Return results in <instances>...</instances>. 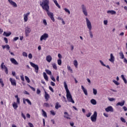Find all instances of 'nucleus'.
I'll return each mask as SVG.
<instances>
[{
  "label": "nucleus",
  "mask_w": 127,
  "mask_h": 127,
  "mask_svg": "<svg viewBox=\"0 0 127 127\" xmlns=\"http://www.w3.org/2000/svg\"><path fill=\"white\" fill-rule=\"evenodd\" d=\"M93 93L94 95H97V93H98L97 89L93 88Z\"/></svg>",
  "instance_id": "obj_37"
},
{
  "label": "nucleus",
  "mask_w": 127,
  "mask_h": 127,
  "mask_svg": "<svg viewBox=\"0 0 127 127\" xmlns=\"http://www.w3.org/2000/svg\"><path fill=\"white\" fill-rule=\"evenodd\" d=\"M90 103H91L92 105H97V101L94 99L91 100Z\"/></svg>",
  "instance_id": "obj_27"
},
{
  "label": "nucleus",
  "mask_w": 127,
  "mask_h": 127,
  "mask_svg": "<svg viewBox=\"0 0 127 127\" xmlns=\"http://www.w3.org/2000/svg\"><path fill=\"white\" fill-rule=\"evenodd\" d=\"M81 9L82 10V12L85 16H88V12L87 11V8H86V6L84 4H81Z\"/></svg>",
  "instance_id": "obj_6"
},
{
  "label": "nucleus",
  "mask_w": 127,
  "mask_h": 127,
  "mask_svg": "<svg viewBox=\"0 0 127 127\" xmlns=\"http://www.w3.org/2000/svg\"><path fill=\"white\" fill-rule=\"evenodd\" d=\"M119 55H120L121 59H124L125 58V55H124V53H123V52L121 51L119 53Z\"/></svg>",
  "instance_id": "obj_25"
},
{
  "label": "nucleus",
  "mask_w": 127,
  "mask_h": 127,
  "mask_svg": "<svg viewBox=\"0 0 127 127\" xmlns=\"http://www.w3.org/2000/svg\"><path fill=\"white\" fill-rule=\"evenodd\" d=\"M81 89L83 93H84V94L87 96L88 95V91H87V89H85V87H84L83 85L81 86Z\"/></svg>",
  "instance_id": "obj_20"
},
{
  "label": "nucleus",
  "mask_w": 127,
  "mask_h": 127,
  "mask_svg": "<svg viewBox=\"0 0 127 127\" xmlns=\"http://www.w3.org/2000/svg\"><path fill=\"white\" fill-rule=\"evenodd\" d=\"M43 76L46 81H48V76H47V74L46 72H43Z\"/></svg>",
  "instance_id": "obj_24"
},
{
  "label": "nucleus",
  "mask_w": 127,
  "mask_h": 127,
  "mask_svg": "<svg viewBox=\"0 0 127 127\" xmlns=\"http://www.w3.org/2000/svg\"><path fill=\"white\" fill-rule=\"evenodd\" d=\"M54 3L56 4V6L58 7L59 8H61V6H60V5L58 3V2H57V0H53Z\"/></svg>",
  "instance_id": "obj_22"
},
{
  "label": "nucleus",
  "mask_w": 127,
  "mask_h": 127,
  "mask_svg": "<svg viewBox=\"0 0 127 127\" xmlns=\"http://www.w3.org/2000/svg\"><path fill=\"white\" fill-rule=\"evenodd\" d=\"M42 116L43 117H44L45 118H47V114L46 113V112L43 110V109L42 110Z\"/></svg>",
  "instance_id": "obj_28"
},
{
  "label": "nucleus",
  "mask_w": 127,
  "mask_h": 127,
  "mask_svg": "<svg viewBox=\"0 0 127 127\" xmlns=\"http://www.w3.org/2000/svg\"><path fill=\"white\" fill-rule=\"evenodd\" d=\"M67 69L70 71L71 73L73 72V70H72V68H71V67L70 66H67Z\"/></svg>",
  "instance_id": "obj_51"
},
{
  "label": "nucleus",
  "mask_w": 127,
  "mask_h": 127,
  "mask_svg": "<svg viewBox=\"0 0 127 127\" xmlns=\"http://www.w3.org/2000/svg\"><path fill=\"white\" fill-rule=\"evenodd\" d=\"M73 64L76 68H78V62L77 60H74L73 62Z\"/></svg>",
  "instance_id": "obj_31"
},
{
  "label": "nucleus",
  "mask_w": 127,
  "mask_h": 127,
  "mask_svg": "<svg viewBox=\"0 0 127 127\" xmlns=\"http://www.w3.org/2000/svg\"><path fill=\"white\" fill-rule=\"evenodd\" d=\"M40 93H41V91H40V90L38 89L37 90V95H39V94H40Z\"/></svg>",
  "instance_id": "obj_59"
},
{
  "label": "nucleus",
  "mask_w": 127,
  "mask_h": 127,
  "mask_svg": "<svg viewBox=\"0 0 127 127\" xmlns=\"http://www.w3.org/2000/svg\"><path fill=\"white\" fill-rule=\"evenodd\" d=\"M64 89H65L66 92V99L68 102L70 103H72V104H75V101L73 100V98L72 97V95L70 93V91L68 89V86L67 85V83L66 81L64 82Z\"/></svg>",
  "instance_id": "obj_2"
},
{
  "label": "nucleus",
  "mask_w": 127,
  "mask_h": 127,
  "mask_svg": "<svg viewBox=\"0 0 127 127\" xmlns=\"http://www.w3.org/2000/svg\"><path fill=\"white\" fill-rule=\"evenodd\" d=\"M58 64L60 66H61V64H62V61H61V59L58 60Z\"/></svg>",
  "instance_id": "obj_35"
},
{
  "label": "nucleus",
  "mask_w": 127,
  "mask_h": 127,
  "mask_svg": "<svg viewBox=\"0 0 127 127\" xmlns=\"http://www.w3.org/2000/svg\"><path fill=\"white\" fill-rule=\"evenodd\" d=\"M26 117H27L28 119H30V115H29V114H27V115H26Z\"/></svg>",
  "instance_id": "obj_64"
},
{
  "label": "nucleus",
  "mask_w": 127,
  "mask_h": 127,
  "mask_svg": "<svg viewBox=\"0 0 127 127\" xmlns=\"http://www.w3.org/2000/svg\"><path fill=\"white\" fill-rule=\"evenodd\" d=\"M51 79L54 82H56V79H55V78H54V76H53V75L51 76Z\"/></svg>",
  "instance_id": "obj_44"
},
{
  "label": "nucleus",
  "mask_w": 127,
  "mask_h": 127,
  "mask_svg": "<svg viewBox=\"0 0 127 127\" xmlns=\"http://www.w3.org/2000/svg\"><path fill=\"white\" fill-rule=\"evenodd\" d=\"M117 107L120 106L121 107H123V106H125V100L122 101L121 102H118L116 104Z\"/></svg>",
  "instance_id": "obj_19"
},
{
  "label": "nucleus",
  "mask_w": 127,
  "mask_h": 127,
  "mask_svg": "<svg viewBox=\"0 0 127 127\" xmlns=\"http://www.w3.org/2000/svg\"><path fill=\"white\" fill-rule=\"evenodd\" d=\"M0 84H1L2 87L4 86V84L3 83V81H2V79L1 78H0Z\"/></svg>",
  "instance_id": "obj_40"
},
{
  "label": "nucleus",
  "mask_w": 127,
  "mask_h": 127,
  "mask_svg": "<svg viewBox=\"0 0 127 127\" xmlns=\"http://www.w3.org/2000/svg\"><path fill=\"white\" fill-rule=\"evenodd\" d=\"M64 9L65 11V12H67L68 14H70V10H69L68 9H67V8H64Z\"/></svg>",
  "instance_id": "obj_41"
},
{
  "label": "nucleus",
  "mask_w": 127,
  "mask_h": 127,
  "mask_svg": "<svg viewBox=\"0 0 127 127\" xmlns=\"http://www.w3.org/2000/svg\"><path fill=\"white\" fill-rule=\"evenodd\" d=\"M109 101L110 102H113V101H115L116 100L114 98H108Z\"/></svg>",
  "instance_id": "obj_46"
},
{
  "label": "nucleus",
  "mask_w": 127,
  "mask_h": 127,
  "mask_svg": "<svg viewBox=\"0 0 127 127\" xmlns=\"http://www.w3.org/2000/svg\"><path fill=\"white\" fill-rule=\"evenodd\" d=\"M20 103V98H17L16 99V104H18V105H19Z\"/></svg>",
  "instance_id": "obj_43"
},
{
  "label": "nucleus",
  "mask_w": 127,
  "mask_h": 127,
  "mask_svg": "<svg viewBox=\"0 0 127 127\" xmlns=\"http://www.w3.org/2000/svg\"><path fill=\"white\" fill-rule=\"evenodd\" d=\"M49 90H50V91H51V92H52V93H54V90L53 89V88H52V87L49 86Z\"/></svg>",
  "instance_id": "obj_47"
},
{
  "label": "nucleus",
  "mask_w": 127,
  "mask_h": 127,
  "mask_svg": "<svg viewBox=\"0 0 127 127\" xmlns=\"http://www.w3.org/2000/svg\"><path fill=\"white\" fill-rule=\"evenodd\" d=\"M5 48H6V49H7V50H9V49L10 48V47H9V46L8 45H5Z\"/></svg>",
  "instance_id": "obj_52"
},
{
  "label": "nucleus",
  "mask_w": 127,
  "mask_h": 127,
  "mask_svg": "<svg viewBox=\"0 0 127 127\" xmlns=\"http://www.w3.org/2000/svg\"><path fill=\"white\" fill-rule=\"evenodd\" d=\"M29 86L30 87V89L32 90V91H34V92H35V88H34V87L31 86L30 85H29Z\"/></svg>",
  "instance_id": "obj_54"
},
{
  "label": "nucleus",
  "mask_w": 127,
  "mask_h": 127,
  "mask_svg": "<svg viewBox=\"0 0 127 127\" xmlns=\"http://www.w3.org/2000/svg\"><path fill=\"white\" fill-rule=\"evenodd\" d=\"M123 110H124V111H125V112H127V107L124 106V107H123Z\"/></svg>",
  "instance_id": "obj_60"
},
{
  "label": "nucleus",
  "mask_w": 127,
  "mask_h": 127,
  "mask_svg": "<svg viewBox=\"0 0 127 127\" xmlns=\"http://www.w3.org/2000/svg\"><path fill=\"white\" fill-rule=\"evenodd\" d=\"M109 60L110 62H112V63H114V62H115V57L113 54H110V59Z\"/></svg>",
  "instance_id": "obj_14"
},
{
  "label": "nucleus",
  "mask_w": 127,
  "mask_h": 127,
  "mask_svg": "<svg viewBox=\"0 0 127 127\" xmlns=\"http://www.w3.org/2000/svg\"><path fill=\"white\" fill-rule=\"evenodd\" d=\"M40 5L42 6L43 9L47 11L48 16H49L51 20L54 22L55 21L54 14H53V12L49 11V0H45L42 2L40 1Z\"/></svg>",
  "instance_id": "obj_1"
},
{
  "label": "nucleus",
  "mask_w": 127,
  "mask_h": 127,
  "mask_svg": "<svg viewBox=\"0 0 127 127\" xmlns=\"http://www.w3.org/2000/svg\"><path fill=\"white\" fill-rule=\"evenodd\" d=\"M12 107L14 108V110H16L17 108H18V106L17 105V103L15 102H13L12 104Z\"/></svg>",
  "instance_id": "obj_23"
},
{
  "label": "nucleus",
  "mask_w": 127,
  "mask_h": 127,
  "mask_svg": "<svg viewBox=\"0 0 127 127\" xmlns=\"http://www.w3.org/2000/svg\"><path fill=\"white\" fill-rule=\"evenodd\" d=\"M45 98L46 99L47 102L50 98V95H49V94H48L46 91H45Z\"/></svg>",
  "instance_id": "obj_17"
},
{
  "label": "nucleus",
  "mask_w": 127,
  "mask_h": 127,
  "mask_svg": "<svg viewBox=\"0 0 127 127\" xmlns=\"http://www.w3.org/2000/svg\"><path fill=\"white\" fill-rule=\"evenodd\" d=\"M97 116L98 114L97 112L95 111L93 115L91 116L90 119L93 123H96L97 122Z\"/></svg>",
  "instance_id": "obj_4"
},
{
  "label": "nucleus",
  "mask_w": 127,
  "mask_h": 127,
  "mask_svg": "<svg viewBox=\"0 0 127 127\" xmlns=\"http://www.w3.org/2000/svg\"><path fill=\"white\" fill-rule=\"evenodd\" d=\"M44 107H46V108H49V107H50V106L49 105V103H44Z\"/></svg>",
  "instance_id": "obj_38"
},
{
  "label": "nucleus",
  "mask_w": 127,
  "mask_h": 127,
  "mask_svg": "<svg viewBox=\"0 0 127 127\" xmlns=\"http://www.w3.org/2000/svg\"><path fill=\"white\" fill-rule=\"evenodd\" d=\"M86 21V25L87 27V28L89 29V35L90 38H93V32H92V24L91 23V21H90V20L88 19V18H85Z\"/></svg>",
  "instance_id": "obj_3"
},
{
  "label": "nucleus",
  "mask_w": 127,
  "mask_h": 127,
  "mask_svg": "<svg viewBox=\"0 0 127 127\" xmlns=\"http://www.w3.org/2000/svg\"><path fill=\"white\" fill-rule=\"evenodd\" d=\"M10 61H11V63H12V64H14V65H18V63H17L16 60H15V59L14 58H11Z\"/></svg>",
  "instance_id": "obj_16"
},
{
  "label": "nucleus",
  "mask_w": 127,
  "mask_h": 127,
  "mask_svg": "<svg viewBox=\"0 0 127 127\" xmlns=\"http://www.w3.org/2000/svg\"><path fill=\"white\" fill-rule=\"evenodd\" d=\"M64 118H65V119H67V120H71V118L69 117H70V115L68 114L67 112H65L64 113Z\"/></svg>",
  "instance_id": "obj_18"
},
{
  "label": "nucleus",
  "mask_w": 127,
  "mask_h": 127,
  "mask_svg": "<svg viewBox=\"0 0 127 127\" xmlns=\"http://www.w3.org/2000/svg\"><path fill=\"white\" fill-rule=\"evenodd\" d=\"M59 108H61V105H59V103L57 102L55 105V109H56V110H58Z\"/></svg>",
  "instance_id": "obj_26"
},
{
  "label": "nucleus",
  "mask_w": 127,
  "mask_h": 127,
  "mask_svg": "<svg viewBox=\"0 0 127 127\" xmlns=\"http://www.w3.org/2000/svg\"><path fill=\"white\" fill-rule=\"evenodd\" d=\"M28 125H29L30 127H34L33 124H32V123H29Z\"/></svg>",
  "instance_id": "obj_61"
},
{
  "label": "nucleus",
  "mask_w": 127,
  "mask_h": 127,
  "mask_svg": "<svg viewBox=\"0 0 127 127\" xmlns=\"http://www.w3.org/2000/svg\"><path fill=\"white\" fill-rule=\"evenodd\" d=\"M26 102H27V103H28V104L30 105V106H31L32 105V104L31 103V102L28 99H26Z\"/></svg>",
  "instance_id": "obj_39"
},
{
  "label": "nucleus",
  "mask_w": 127,
  "mask_h": 127,
  "mask_svg": "<svg viewBox=\"0 0 127 127\" xmlns=\"http://www.w3.org/2000/svg\"><path fill=\"white\" fill-rule=\"evenodd\" d=\"M91 115H92L91 113H88L87 114H86L87 118H90L91 117Z\"/></svg>",
  "instance_id": "obj_49"
},
{
  "label": "nucleus",
  "mask_w": 127,
  "mask_h": 127,
  "mask_svg": "<svg viewBox=\"0 0 127 127\" xmlns=\"http://www.w3.org/2000/svg\"><path fill=\"white\" fill-rule=\"evenodd\" d=\"M46 59L47 62H48L49 63H50V62L52 61V57H51V56L50 55H49L46 57Z\"/></svg>",
  "instance_id": "obj_15"
},
{
  "label": "nucleus",
  "mask_w": 127,
  "mask_h": 127,
  "mask_svg": "<svg viewBox=\"0 0 127 127\" xmlns=\"http://www.w3.org/2000/svg\"><path fill=\"white\" fill-rule=\"evenodd\" d=\"M22 55H23V56H24V57H27V53H26L25 52H23Z\"/></svg>",
  "instance_id": "obj_48"
},
{
  "label": "nucleus",
  "mask_w": 127,
  "mask_h": 127,
  "mask_svg": "<svg viewBox=\"0 0 127 127\" xmlns=\"http://www.w3.org/2000/svg\"><path fill=\"white\" fill-rule=\"evenodd\" d=\"M30 64L33 68H34L35 71L36 73H38V70H39V67H38V65L35 64L32 62H30Z\"/></svg>",
  "instance_id": "obj_5"
},
{
  "label": "nucleus",
  "mask_w": 127,
  "mask_h": 127,
  "mask_svg": "<svg viewBox=\"0 0 127 127\" xmlns=\"http://www.w3.org/2000/svg\"><path fill=\"white\" fill-rule=\"evenodd\" d=\"M107 13H111V14H116V12L114 10H108Z\"/></svg>",
  "instance_id": "obj_30"
},
{
  "label": "nucleus",
  "mask_w": 127,
  "mask_h": 127,
  "mask_svg": "<svg viewBox=\"0 0 127 127\" xmlns=\"http://www.w3.org/2000/svg\"><path fill=\"white\" fill-rule=\"evenodd\" d=\"M124 62L125 63H126V64H127V59H126V58H124Z\"/></svg>",
  "instance_id": "obj_63"
},
{
  "label": "nucleus",
  "mask_w": 127,
  "mask_h": 127,
  "mask_svg": "<svg viewBox=\"0 0 127 127\" xmlns=\"http://www.w3.org/2000/svg\"><path fill=\"white\" fill-rule=\"evenodd\" d=\"M121 78L123 79V81H124V83H125L126 84L127 83V79H126V78L125 77V75H121Z\"/></svg>",
  "instance_id": "obj_29"
},
{
  "label": "nucleus",
  "mask_w": 127,
  "mask_h": 127,
  "mask_svg": "<svg viewBox=\"0 0 127 127\" xmlns=\"http://www.w3.org/2000/svg\"><path fill=\"white\" fill-rule=\"evenodd\" d=\"M48 38V34L47 33H44L43 35H42L40 37V41H42L43 40L46 41V40Z\"/></svg>",
  "instance_id": "obj_8"
},
{
  "label": "nucleus",
  "mask_w": 127,
  "mask_h": 127,
  "mask_svg": "<svg viewBox=\"0 0 127 127\" xmlns=\"http://www.w3.org/2000/svg\"><path fill=\"white\" fill-rule=\"evenodd\" d=\"M120 120L122 123H126V119L123 117H121Z\"/></svg>",
  "instance_id": "obj_42"
},
{
  "label": "nucleus",
  "mask_w": 127,
  "mask_h": 127,
  "mask_svg": "<svg viewBox=\"0 0 127 127\" xmlns=\"http://www.w3.org/2000/svg\"><path fill=\"white\" fill-rule=\"evenodd\" d=\"M3 35L4 36H6V37H8V36L11 35V32H9L8 33H6V32H4L3 33Z\"/></svg>",
  "instance_id": "obj_21"
},
{
  "label": "nucleus",
  "mask_w": 127,
  "mask_h": 127,
  "mask_svg": "<svg viewBox=\"0 0 127 127\" xmlns=\"http://www.w3.org/2000/svg\"><path fill=\"white\" fill-rule=\"evenodd\" d=\"M45 71L48 75H52V72L49 69H45Z\"/></svg>",
  "instance_id": "obj_32"
},
{
  "label": "nucleus",
  "mask_w": 127,
  "mask_h": 127,
  "mask_svg": "<svg viewBox=\"0 0 127 127\" xmlns=\"http://www.w3.org/2000/svg\"><path fill=\"white\" fill-rule=\"evenodd\" d=\"M8 1L11 5H12L13 7H17V4L16 3L12 1V0H8Z\"/></svg>",
  "instance_id": "obj_11"
},
{
  "label": "nucleus",
  "mask_w": 127,
  "mask_h": 127,
  "mask_svg": "<svg viewBox=\"0 0 127 127\" xmlns=\"http://www.w3.org/2000/svg\"><path fill=\"white\" fill-rule=\"evenodd\" d=\"M52 65L54 69H55V70H57V65H56V64L54 63V64H52Z\"/></svg>",
  "instance_id": "obj_33"
},
{
  "label": "nucleus",
  "mask_w": 127,
  "mask_h": 127,
  "mask_svg": "<svg viewBox=\"0 0 127 127\" xmlns=\"http://www.w3.org/2000/svg\"><path fill=\"white\" fill-rule=\"evenodd\" d=\"M4 40L6 44H7V43H8V41L7 40V38H5V37L4 38Z\"/></svg>",
  "instance_id": "obj_53"
},
{
  "label": "nucleus",
  "mask_w": 127,
  "mask_h": 127,
  "mask_svg": "<svg viewBox=\"0 0 127 127\" xmlns=\"http://www.w3.org/2000/svg\"><path fill=\"white\" fill-rule=\"evenodd\" d=\"M19 39V38L18 37H15L13 39V41H16V40H18Z\"/></svg>",
  "instance_id": "obj_55"
},
{
  "label": "nucleus",
  "mask_w": 127,
  "mask_h": 127,
  "mask_svg": "<svg viewBox=\"0 0 127 127\" xmlns=\"http://www.w3.org/2000/svg\"><path fill=\"white\" fill-rule=\"evenodd\" d=\"M9 81L12 85V86H16V81L15 79L12 78H9Z\"/></svg>",
  "instance_id": "obj_13"
},
{
  "label": "nucleus",
  "mask_w": 127,
  "mask_h": 127,
  "mask_svg": "<svg viewBox=\"0 0 127 127\" xmlns=\"http://www.w3.org/2000/svg\"><path fill=\"white\" fill-rule=\"evenodd\" d=\"M51 114L53 116H55V115H56V113H55V112H54L53 111H51Z\"/></svg>",
  "instance_id": "obj_56"
},
{
  "label": "nucleus",
  "mask_w": 127,
  "mask_h": 127,
  "mask_svg": "<svg viewBox=\"0 0 127 127\" xmlns=\"http://www.w3.org/2000/svg\"><path fill=\"white\" fill-rule=\"evenodd\" d=\"M21 117L22 118H23L24 120H26V117H25V115H24L22 113H21Z\"/></svg>",
  "instance_id": "obj_50"
},
{
  "label": "nucleus",
  "mask_w": 127,
  "mask_h": 127,
  "mask_svg": "<svg viewBox=\"0 0 127 127\" xmlns=\"http://www.w3.org/2000/svg\"><path fill=\"white\" fill-rule=\"evenodd\" d=\"M99 62L101 64L102 66H106V64H104V62L102 60H100Z\"/></svg>",
  "instance_id": "obj_45"
},
{
  "label": "nucleus",
  "mask_w": 127,
  "mask_h": 127,
  "mask_svg": "<svg viewBox=\"0 0 127 127\" xmlns=\"http://www.w3.org/2000/svg\"><path fill=\"white\" fill-rule=\"evenodd\" d=\"M29 14H30V12L24 14L23 17L24 22H27V20H28V15H29Z\"/></svg>",
  "instance_id": "obj_10"
},
{
  "label": "nucleus",
  "mask_w": 127,
  "mask_h": 127,
  "mask_svg": "<svg viewBox=\"0 0 127 127\" xmlns=\"http://www.w3.org/2000/svg\"><path fill=\"white\" fill-rule=\"evenodd\" d=\"M51 86H55V83H54L53 81H51Z\"/></svg>",
  "instance_id": "obj_62"
},
{
  "label": "nucleus",
  "mask_w": 127,
  "mask_h": 127,
  "mask_svg": "<svg viewBox=\"0 0 127 127\" xmlns=\"http://www.w3.org/2000/svg\"><path fill=\"white\" fill-rule=\"evenodd\" d=\"M25 79L26 81H27V83H30V80L29 79V78L27 76H25Z\"/></svg>",
  "instance_id": "obj_36"
},
{
  "label": "nucleus",
  "mask_w": 127,
  "mask_h": 127,
  "mask_svg": "<svg viewBox=\"0 0 127 127\" xmlns=\"http://www.w3.org/2000/svg\"><path fill=\"white\" fill-rule=\"evenodd\" d=\"M28 58H29V59H32V54H29L28 55Z\"/></svg>",
  "instance_id": "obj_57"
},
{
  "label": "nucleus",
  "mask_w": 127,
  "mask_h": 127,
  "mask_svg": "<svg viewBox=\"0 0 127 127\" xmlns=\"http://www.w3.org/2000/svg\"><path fill=\"white\" fill-rule=\"evenodd\" d=\"M43 23L45 25H47V22H46V20L45 19L43 20Z\"/></svg>",
  "instance_id": "obj_58"
},
{
  "label": "nucleus",
  "mask_w": 127,
  "mask_h": 127,
  "mask_svg": "<svg viewBox=\"0 0 127 127\" xmlns=\"http://www.w3.org/2000/svg\"><path fill=\"white\" fill-rule=\"evenodd\" d=\"M1 69H4V70H5V73H6V74H8V69H7V67L4 65V63L1 64Z\"/></svg>",
  "instance_id": "obj_9"
},
{
  "label": "nucleus",
  "mask_w": 127,
  "mask_h": 127,
  "mask_svg": "<svg viewBox=\"0 0 127 127\" xmlns=\"http://www.w3.org/2000/svg\"><path fill=\"white\" fill-rule=\"evenodd\" d=\"M105 111L107 113H109V112L113 113L114 112V108H113V107L112 106H108L105 109Z\"/></svg>",
  "instance_id": "obj_12"
},
{
  "label": "nucleus",
  "mask_w": 127,
  "mask_h": 127,
  "mask_svg": "<svg viewBox=\"0 0 127 127\" xmlns=\"http://www.w3.org/2000/svg\"><path fill=\"white\" fill-rule=\"evenodd\" d=\"M113 83H114V84H115V85H116L117 86H119V85H120V82L117 81L116 80H113Z\"/></svg>",
  "instance_id": "obj_34"
},
{
  "label": "nucleus",
  "mask_w": 127,
  "mask_h": 127,
  "mask_svg": "<svg viewBox=\"0 0 127 127\" xmlns=\"http://www.w3.org/2000/svg\"><path fill=\"white\" fill-rule=\"evenodd\" d=\"M31 31H32L31 29L29 27L27 26L25 27V35L27 37V36H28V35H29V33H30Z\"/></svg>",
  "instance_id": "obj_7"
}]
</instances>
